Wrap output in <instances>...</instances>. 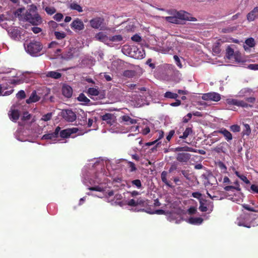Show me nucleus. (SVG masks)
<instances>
[{
	"mask_svg": "<svg viewBox=\"0 0 258 258\" xmlns=\"http://www.w3.org/2000/svg\"><path fill=\"white\" fill-rule=\"evenodd\" d=\"M20 20H24L33 26H38L42 24V18L37 13L36 6H32L30 9L23 15V17Z\"/></svg>",
	"mask_w": 258,
	"mask_h": 258,
	"instance_id": "1",
	"label": "nucleus"
},
{
	"mask_svg": "<svg viewBox=\"0 0 258 258\" xmlns=\"http://www.w3.org/2000/svg\"><path fill=\"white\" fill-rule=\"evenodd\" d=\"M42 50V45L40 42L37 41H32L27 45L26 51L31 55H34L39 53Z\"/></svg>",
	"mask_w": 258,
	"mask_h": 258,
	"instance_id": "2",
	"label": "nucleus"
},
{
	"mask_svg": "<svg viewBox=\"0 0 258 258\" xmlns=\"http://www.w3.org/2000/svg\"><path fill=\"white\" fill-rule=\"evenodd\" d=\"M181 20L188 21H196V18L190 16V14L184 11L176 12L175 14L173 16Z\"/></svg>",
	"mask_w": 258,
	"mask_h": 258,
	"instance_id": "3",
	"label": "nucleus"
},
{
	"mask_svg": "<svg viewBox=\"0 0 258 258\" xmlns=\"http://www.w3.org/2000/svg\"><path fill=\"white\" fill-rule=\"evenodd\" d=\"M78 131L77 127H73L71 128H66L59 131L58 137L62 139H68L72 135L77 133Z\"/></svg>",
	"mask_w": 258,
	"mask_h": 258,
	"instance_id": "4",
	"label": "nucleus"
},
{
	"mask_svg": "<svg viewBox=\"0 0 258 258\" xmlns=\"http://www.w3.org/2000/svg\"><path fill=\"white\" fill-rule=\"evenodd\" d=\"M202 99L205 101L218 102L220 100V95L218 93L209 92L203 94Z\"/></svg>",
	"mask_w": 258,
	"mask_h": 258,
	"instance_id": "5",
	"label": "nucleus"
},
{
	"mask_svg": "<svg viewBox=\"0 0 258 258\" xmlns=\"http://www.w3.org/2000/svg\"><path fill=\"white\" fill-rule=\"evenodd\" d=\"M218 133L222 134L223 136H224V139H225V140L227 142H229L232 139V134H231L230 132L225 128L222 127L219 130L213 132V136H216Z\"/></svg>",
	"mask_w": 258,
	"mask_h": 258,
	"instance_id": "6",
	"label": "nucleus"
},
{
	"mask_svg": "<svg viewBox=\"0 0 258 258\" xmlns=\"http://www.w3.org/2000/svg\"><path fill=\"white\" fill-rule=\"evenodd\" d=\"M63 119L69 122H73L76 119V115L71 110H66L62 112Z\"/></svg>",
	"mask_w": 258,
	"mask_h": 258,
	"instance_id": "7",
	"label": "nucleus"
},
{
	"mask_svg": "<svg viewBox=\"0 0 258 258\" xmlns=\"http://www.w3.org/2000/svg\"><path fill=\"white\" fill-rule=\"evenodd\" d=\"M100 118L110 126L112 125L115 122V116L112 113H106L101 116Z\"/></svg>",
	"mask_w": 258,
	"mask_h": 258,
	"instance_id": "8",
	"label": "nucleus"
},
{
	"mask_svg": "<svg viewBox=\"0 0 258 258\" xmlns=\"http://www.w3.org/2000/svg\"><path fill=\"white\" fill-rule=\"evenodd\" d=\"M71 27L74 30L81 31L84 28V23L79 18H77L71 23Z\"/></svg>",
	"mask_w": 258,
	"mask_h": 258,
	"instance_id": "9",
	"label": "nucleus"
},
{
	"mask_svg": "<svg viewBox=\"0 0 258 258\" xmlns=\"http://www.w3.org/2000/svg\"><path fill=\"white\" fill-rule=\"evenodd\" d=\"M104 19L101 17H96L90 20V25L93 28L98 29L103 23Z\"/></svg>",
	"mask_w": 258,
	"mask_h": 258,
	"instance_id": "10",
	"label": "nucleus"
},
{
	"mask_svg": "<svg viewBox=\"0 0 258 258\" xmlns=\"http://www.w3.org/2000/svg\"><path fill=\"white\" fill-rule=\"evenodd\" d=\"M60 130V127L59 126H57L54 130V132L51 133H49L48 134H45L42 137V140H54L58 138V134H59V131Z\"/></svg>",
	"mask_w": 258,
	"mask_h": 258,
	"instance_id": "11",
	"label": "nucleus"
},
{
	"mask_svg": "<svg viewBox=\"0 0 258 258\" xmlns=\"http://www.w3.org/2000/svg\"><path fill=\"white\" fill-rule=\"evenodd\" d=\"M190 158V155L187 153H179L176 155V159L179 162L186 163Z\"/></svg>",
	"mask_w": 258,
	"mask_h": 258,
	"instance_id": "12",
	"label": "nucleus"
},
{
	"mask_svg": "<svg viewBox=\"0 0 258 258\" xmlns=\"http://www.w3.org/2000/svg\"><path fill=\"white\" fill-rule=\"evenodd\" d=\"M62 95L67 98H71L73 95V89L68 85H64L62 86Z\"/></svg>",
	"mask_w": 258,
	"mask_h": 258,
	"instance_id": "13",
	"label": "nucleus"
},
{
	"mask_svg": "<svg viewBox=\"0 0 258 258\" xmlns=\"http://www.w3.org/2000/svg\"><path fill=\"white\" fill-rule=\"evenodd\" d=\"M258 19V7H255L247 14V20L248 22L253 21Z\"/></svg>",
	"mask_w": 258,
	"mask_h": 258,
	"instance_id": "14",
	"label": "nucleus"
},
{
	"mask_svg": "<svg viewBox=\"0 0 258 258\" xmlns=\"http://www.w3.org/2000/svg\"><path fill=\"white\" fill-rule=\"evenodd\" d=\"M40 99V97L36 94V91L34 90L31 92L30 97L26 100V103L27 104H30L33 103H35Z\"/></svg>",
	"mask_w": 258,
	"mask_h": 258,
	"instance_id": "15",
	"label": "nucleus"
},
{
	"mask_svg": "<svg viewBox=\"0 0 258 258\" xmlns=\"http://www.w3.org/2000/svg\"><path fill=\"white\" fill-rule=\"evenodd\" d=\"M227 146V143L226 142H222L220 143L219 145L217 147L213 149V151L216 152L218 154H220L221 153H226V147Z\"/></svg>",
	"mask_w": 258,
	"mask_h": 258,
	"instance_id": "16",
	"label": "nucleus"
},
{
	"mask_svg": "<svg viewBox=\"0 0 258 258\" xmlns=\"http://www.w3.org/2000/svg\"><path fill=\"white\" fill-rule=\"evenodd\" d=\"M120 118H121L122 121L125 122V124L127 125L136 124L137 123L136 119L132 118L128 115H123L120 117Z\"/></svg>",
	"mask_w": 258,
	"mask_h": 258,
	"instance_id": "17",
	"label": "nucleus"
},
{
	"mask_svg": "<svg viewBox=\"0 0 258 258\" xmlns=\"http://www.w3.org/2000/svg\"><path fill=\"white\" fill-rule=\"evenodd\" d=\"M108 37H109L104 34L103 32H100L95 35L96 40L105 43L108 42Z\"/></svg>",
	"mask_w": 258,
	"mask_h": 258,
	"instance_id": "18",
	"label": "nucleus"
},
{
	"mask_svg": "<svg viewBox=\"0 0 258 258\" xmlns=\"http://www.w3.org/2000/svg\"><path fill=\"white\" fill-rule=\"evenodd\" d=\"M165 21L173 24L182 25L184 21L181 20L174 16H167L165 18Z\"/></svg>",
	"mask_w": 258,
	"mask_h": 258,
	"instance_id": "19",
	"label": "nucleus"
},
{
	"mask_svg": "<svg viewBox=\"0 0 258 258\" xmlns=\"http://www.w3.org/2000/svg\"><path fill=\"white\" fill-rule=\"evenodd\" d=\"M192 135H193V130H192V127H187L185 128V131H184L182 135L179 136V139L185 140L187 139L188 137Z\"/></svg>",
	"mask_w": 258,
	"mask_h": 258,
	"instance_id": "20",
	"label": "nucleus"
},
{
	"mask_svg": "<svg viewBox=\"0 0 258 258\" xmlns=\"http://www.w3.org/2000/svg\"><path fill=\"white\" fill-rule=\"evenodd\" d=\"M173 151H174V152H191L197 153V149H194L188 146H184L182 147H177L174 148Z\"/></svg>",
	"mask_w": 258,
	"mask_h": 258,
	"instance_id": "21",
	"label": "nucleus"
},
{
	"mask_svg": "<svg viewBox=\"0 0 258 258\" xmlns=\"http://www.w3.org/2000/svg\"><path fill=\"white\" fill-rule=\"evenodd\" d=\"M78 101L83 102L85 105H89L90 104V100L83 93H81L77 97Z\"/></svg>",
	"mask_w": 258,
	"mask_h": 258,
	"instance_id": "22",
	"label": "nucleus"
},
{
	"mask_svg": "<svg viewBox=\"0 0 258 258\" xmlns=\"http://www.w3.org/2000/svg\"><path fill=\"white\" fill-rule=\"evenodd\" d=\"M46 77L53 79H58L61 77V74L55 71H50L46 73Z\"/></svg>",
	"mask_w": 258,
	"mask_h": 258,
	"instance_id": "23",
	"label": "nucleus"
},
{
	"mask_svg": "<svg viewBox=\"0 0 258 258\" xmlns=\"http://www.w3.org/2000/svg\"><path fill=\"white\" fill-rule=\"evenodd\" d=\"M167 172L166 171H162V173H161V179H162V181L167 186L172 187L173 186L170 183V182L168 181L167 179Z\"/></svg>",
	"mask_w": 258,
	"mask_h": 258,
	"instance_id": "24",
	"label": "nucleus"
},
{
	"mask_svg": "<svg viewBox=\"0 0 258 258\" xmlns=\"http://www.w3.org/2000/svg\"><path fill=\"white\" fill-rule=\"evenodd\" d=\"M203 218L201 217H191L188 219L189 223L193 225H200L203 223Z\"/></svg>",
	"mask_w": 258,
	"mask_h": 258,
	"instance_id": "25",
	"label": "nucleus"
},
{
	"mask_svg": "<svg viewBox=\"0 0 258 258\" xmlns=\"http://www.w3.org/2000/svg\"><path fill=\"white\" fill-rule=\"evenodd\" d=\"M69 8L70 9L74 11H76L79 13H81L83 12L82 8L80 6V5L74 2L70 4Z\"/></svg>",
	"mask_w": 258,
	"mask_h": 258,
	"instance_id": "26",
	"label": "nucleus"
},
{
	"mask_svg": "<svg viewBox=\"0 0 258 258\" xmlns=\"http://www.w3.org/2000/svg\"><path fill=\"white\" fill-rule=\"evenodd\" d=\"M19 112L18 110H12L10 114V118L13 121H16L17 120L19 119Z\"/></svg>",
	"mask_w": 258,
	"mask_h": 258,
	"instance_id": "27",
	"label": "nucleus"
},
{
	"mask_svg": "<svg viewBox=\"0 0 258 258\" xmlns=\"http://www.w3.org/2000/svg\"><path fill=\"white\" fill-rule=\"evenodd\" d=\"M164 97H165L166 98L174 99L177 100L176 99L178 98V94L172 92L167 91L165 92V94H164Z\"/></svg>",
	"mask_w": 258,
	"mask_h": 258,
	"instance_id": "28",
	"label": "nucleus"
},
{
	"mask_svg": "<svg viewBox=\"0 0 258 258\" xmlns=\"http://www.w3.org/2000/svg\"><path fill=\"white\" fill-rule=\"evenodd\" d=\"M108 42H120L122 40V36L120 35H114L108 37Z\"/></svg>",
	"mask_w": 258,
	"mask_h": 258,
	"instance_id": "29",
	"label": "nucleus"
},
{
	"mask_svg": "<svg viewBox=\"0 0 258 258\" xmlns=\"http://www.w3.org/2000/svg\"><path fill=\"white\" fill-rule=\"evenodd\" d=\"M135 76V72L133 70H126L123 72V76L127 78H133Z\"/></svg>",
	"mask_w": 258,
	"mask_h": 258,
	"instance_id": "30",
	"label": "nucleus"
},
{
	"mask_svg": "<svg viewBox=\"0 0 258 258\" xmlns=\"http://www.w3.org/2000/svg\"><path fill=\"white\" fill-rule=\"evenodd\" d=\"M132 186L137 188L138 189H141L142 188V184L140 179L133 180L131 181Z\"/></svg>",
	"mask_w": 258,
	"mask_h": 258,
	"instance_id": "31",
	"label": "nucleus"
},
{
	"mask_svg": "<svg viewBox=\"0 0 258 258\" xmlns=\"http://www.w3.org/2000/svg\"><path fill=\"white\" fill-rule=\"evenodd\" d=\"M243 125H244V128H243L242 131L243 136H249L251 133V130L250 127H249V124L245 123L243 124Z\"/></svg>",
	"mask_w": 258,
	"mask_h": 258,
	"instance_id": "32",
	"label": "nucleus"
},
{
	"mask_svg": "<svg viewBox=\"0 0 258 258\" xmlns=\"http://www.w3.org/2000/svg\"><path fill=\"white\" fill-rule=\"evenodd\" d=\"M235 175H236V176L239 177V179L242 180V181H243V182H245V184H249V180H248L247 178H246V176H244V175L239 173V172L236 171H235Z\"/></svg>",
	"mask_w": 258,
	"mask_h": 258,
	"instance_id": "33",
	"label": "nucleus"
},
{
	"mask_svg": "<svg viewBox=\"0 0 258 258\" xmlns=\"http://www.w3.org/2000/svg\"><path fill=\"white\" fill-rule=\"evenodd\" d=\"M61 57L62 58L67 60L73 58V53L72 52V50L70 49L69 51H66V52L63 53Z\"/></svg>",
	"mask_w": 258,
	"mask_h": 258,
	"instance_id": "34",
	"label": "nucleus"
},
{
	"mask_svg": "<svg viewBox=\"0 0 258 258\" xmlns=\"http://www.w3.org/2000/svg\"><path fill=\"white\" fill-rule=\"evenodd\" d=\"M88 93L91 96H98L99 90L95 88H89L88 89Z\"/></svg>",
	"mask_w": 258,
	"mask_h": 258,
	"instance_id": "35",
	"label": "nucleus"
},
{
	"mask_svg": "<svg viewBox=\"0 0 258 258\" xmlns=\"http://www.w3.org/2000/svg\"><path fill=\"white\" fill-rule=\"evenodd\" d=\"M224 190L226 191H229L230 190H232L233 189H236L237 191H240L241 190V188L238 186H234L233 185H227L224 188Z\"/></svg>",
	"mask_w": 258,
	"mask_h": 258,
	"instance_id": "36",
	"label": "nucleus"
},
{
	"mask_svg": "<svg viewBox=\"0 0 258 258\" xmlns=\"http://www.w3.org/2000/svg\"><path fill=\"white\" fill-rule=\"evenodd\" d=\"M127 166L130 168V172H134L137 170V168L135 166V163L131 161H127Z\"/></svg>",
	"mask_w": 258,
	"mask_h": 258,
	"instance_id": "37",
	"label": "nucleus"
},
{
	"mask_svg": "<svg viewBox=\"0 0 258 258\" xmlns=\"http://www.w3.org/2000/svg\"><path fill=\"white\" fill-rule=\"evenodd\" d=\"M54 36H55V38L58 40H61L64 38L66 37V34L63 32H60L55 31L54 32Z\"/></svg>",
	"mask_w": 258,
	"mask_h": 258,
	"instance_id": "38",
	"label": "nucleus"
},
{
	"mask_svg": "<svg viewBox=\"0 0 258 258\" xmlns=\"http://www.w3.org/2000/svg\"><path fill=\"white\" fill-rule=\"evenodd\" d=\"M16 97H17V99L19 100H23L25 99V98L26 97V95H25V91L21 90L18 92V93L16 94Z\"/></svg>",
	"mask_w": 258,
	"mask_h": 258,
	"instance_id": "39",
	"label": "nucleus"
},
{
	"mask_svg": "<svg viewBox=\"0 0 258 258\" xmlns=\"http://www.w3.org/2000/svg\"><path fill=\"white\" fill-rule=\"evenodd\" d=\"M9 83L11 84L17 85L23 83V80L22 79H12L10 80V82H9Z\"/></svg>",
	"mask_w": 258,
	"mask_h": 258,
	"instance_id": "40",
	"label": "nucleus"
},
{
	"mask_svg": "<svg viewBox=\"0 0 258 258\" xmlns=\"http://www.w3.org/2000/svg\"><path fill=\"white\" fill-rule=\"evenodd\" d=\"M46 14L52 15L56 12V10L53 7H47L45 8Z\"/></svg>",
	"mask_w": 258,
	"mask_h": 258,
	"instance_id": "41",
	"label": "nucleus"
},
{
	"mask_svg": "<svg viewBox=\"0 0 258 258\" xmlns=\"http://www.w3.org/2000/svg\"><path fill=\"white\" fill-rule=\"evenodd\" d=\"M246 45H248L250 47H253L255 46V42L252 38H250L246 39L245 42Z\"/></svg>",
	"mask_w": 258,
	"mask_h": 258,
	"instance_id": "42",
	"label": "nucleus"
},
{
	"mask_svg": "<svg viewBox=\"0 0 258 258\" xmlns=\"http://www.w3.org/2000/svg\"><path fill=\"white\" fill-rule=\"evenodd\" d=\"M23 11V9H18L17 11L14 12V16L16 18H19V19H22L23 17V15H22V13Z\"/></svg>",
	"mask_w": 258,
	"mask_h": 258,
	"instance_id": "43",
	"label": "nucleus"
},
{
	"mask_svg": "<svg viewBox=\"0 0 258 258\" xmlns=\"http://www.w3.org/2000/svg\"><path fill=\"white\" fill-rule=\"evenodd\" d=\"M200 206H199V210L202 212H206L207 211V207L205 205L204 203L203 202V200H200Z\"/></svg>",
	"mask_w": 258,
	"mask_h": 258,
	"instance_id": "44",
	"label": "nucleus"
},
{
	"mask_svg": "<svg viewBox=\"0 0 258 258\" xmlns=\"http://www.w3.org/2000/svg\"><path fill=\"white\" fill-rule=\"evenodd\" d=\"M230 130L231 132L237 133L240 132V126L237 124L231 125L230 126Z\"/></svg>",
	"mask_w": 258,
	"mask_h": 258,
	"instance_id": "45",
	"label": "nucleus"
},
{
	"mask_svg": "<svg viewBox=\"0 0 258 258\" xmlns=\"http://www.w3.org/2000/svg\"><path fill=\"white\" fill-rule=\"evenodd\" d=\"M239 100L234 99H227V103L228 105H236Z\"/></svg>",
	"mask_w": 258,
	"mask_h": 258,
	"instance_id": "46",
	"label": "nucleus"
},
{
	"mask_svg": "<svg viewBox=\"0 0 258 258\" xmlns=\"http://www.w3.org/2000/svg\"><path fill=\"white\" fill-rule=\"evenodd\" d=\"M192 114L191 113H189L187 114L186 115L183 117L182 118V122L183 123H187L189 120L191 118Z\"/></svg>",
	"mask_w": 258,
	"mask_h": 258,
	"instance_id": "47",
	"label": "nucleus"
},
{
	"mask_svg": "<svg viewBox=\"0 0 258 258\" xmlns=\"http://www.w3.org/2000/svg\"><path fill=\"white\" fill-rule=\"evenodd\" d=\"M51 115H52L51 113H47V114L43 115V117H42V120L45 121H47L51 119Z\"/></svg>",
	"mask_w": 258,
	"mask_h": 258,
	"instance_id": "48",
	"label": "nucleus"
},
{
	"mask_svg": "<svg viewBox=\"0 0 258 258\" xmlns=\"http://www.w3.org/2000/svg\"><path fill=\"white\" fill-rule=\"evenodd\" d=\"M218 167H219L220 170L223 171V172H225L226 171V165L222 162L219 161L218 162Z\"/></svg>",
	"mask_w": 258,
	"mask_h": 258,
	"instance_id": "49",
	"label": "nucleus"
},
{
	"mask_svg": "<svg viewBox=\"0 0 258 258\" xmlns=\"http://www.w3.org/2000/svg\"><path fill=\"white\" fill-rule=\"evenodd\" d=\"M173 59L175 61L176 66L181 69L182 66L181 65V62H180L179 58L178 56L176 55H173Z\"/></svg>",
	"mask_w": 258,
	"mask_h": 258,
	"instance_id": "50",
	"label": "nucleus"
},
{
	"mask_svg": "<svg viewBox=\"0 0 258 258\" xmlns=\"http://www.w3.org/2000/svg\"><path fill=\"white\" fill-rule=\"evenodd\" d=\"M131 40L134 42H140L141 41V38L138 34H136L132 36Z\"/></svg>",
	"mask_w": 258,
	"mask_h": 258,
	"instance_id": "51",
	"label": "nucleus"
},
{
	"mask_svg": "<svg viewBox=\"0 0 258 258\" xmlns=\"http://www.w3.org/2000/svg\"><path fill=\"white\" fill-rule=\"evenodd\" d=\"M63 17V16L61 13H57L54 15L53 16L54 20L57 22H59L61 20H62Z\"/></svg>",
	"mask_w": 258,
	"mask_h": 258,
	"instance_id": "52",
	"label": "nucleus"
},
{
	"mask_svg": "<svg viewBox=\"0 0 258 258\" xmlns=\"http://www.w3.org/2000/svg\"><path fill=\"white\" fill-rule=\"evenodd\" d=\"M226 52H227V56H228L229 57H230L233 55V49L231 47L228 46V47L227 48V49H226Z\"/></svg>",
	"mask_w": 258,
	"mask_h": 258,
	"instance_id": "53",
	"label": "nucleus"
},
{
	"mask_svg": "<svg viewBox=\"0 0 258 258\" xmlns=\"http://www.w3.org/2000/svg\"><path fill=\"white\" fill-rule=\"evenodd\" d=\"M31 118V114L28 113L27 112L23 113V117H22V120H28Z\"/></svg>",
	"mask_w": 258,
	"mask_h": 258,
	"instance_id": "54",
	"label": "nucleus"
},
{
	"mask_svg": "<svg viewBox=\"0 0 258 258\" xmlns=\"http://www.w3.org/2000/svg\"><path fill=\"white\" fill-rule=\"evenodd\" d=\"M88 189L91 191H102V188L98 185L94 187H90L88 188Z\"/></svg>",
	"mask_w": 258,
	"mask_h": 258,
	"instance_id": "55",
	"label": "nucleus"
},
{
	"mask_svg": "<svg viewBox=\"0 0 258 258\" xmlns=\"http://www.w3.org/2000/svg\"><path fill=\"white\" fill-rule=\"evenodd\" d=\"M191 196H192V197L199 200V201L202 200V194L199 192H194L192 193V194H191Z\"/></svg>",
	"mask_w": 258,
	"mask_h": 258,
	"instance_id": "56",
	"label": "nucleus"
},
{
	"mask_svg": "<svg viewBox=\"0 0 258 258\" xmlns=\"http://www.w3.org/2000/svg\"><path fill=\"white\" fill-rule=\"evenodd\" d=\"M136 204L138 205V206H144V204H145V201L143 200L142 198H140L137 200L136 201Z\"/></svg>",
	"mask_w": 258,
	"mask_h": 258,
	"instance_id": "57",
	"label": "nucleus"
},
{
	"mask_svg": "<svg viewBox=\"0 0 258 258\" xmlns=\"http://www.w3.org/2000/svg\"><path fill=\"white\" fill-rule=\"evenodd\" d=\"M250 190H251L253 193L258 194V185L251 184V185H250Z\"/></svg>",
	"mask_w": 258,
	"mask_h": 258,
	"instance_id": "58",
	"label": "nucleus"
},
{
	"mask_svg": "<svg viewBox=\"0 0 258 258\" xmlns=\"http://www.w3.org/2000/svg\"><path fill=\"white\" fill-rule=\"evenodd\" d=\"M237 106H241L242 107H248L247 104L244 101L242 100H239V102H238L237 104H236Z\"/></svg>",
	"mask_w": 258,
	"mask_h": 258,
	"instance_id": "59",
	"label": "nucleus"
},
{
	"mask_svg": "<svg viewBox=\"0 0 258 258\" xmlns=\"http://www.w3.org/2000/svg\"><path fill=\"white\" fill-rule=\"evenodd\" d=\"M247 68L250 70H258V64H250Z\"/></svg>",
	"mask_w": 258,
	"mask_h": 258,
	"instance_id": "60",
	"label": "nucleus"
},
{
	"mask_svg": "<svg viewBox=\"0 0 258 258\" xmlns=\"http://www.w3.org/2000/svg\"><path fill=\"white\" fill-rule=\"evenodd\" d=\"M48 24H49V27L53 29L56 28L58 26L57 23L53 21H49V23Z\"/></svg>",
	"mask_w": 258,
	"mask_h": 258,
	"instance_id": "61",
	"label": "nucleus"
},
{
	"mask_svg": "<svg viewBox=\"0 0 258 258\" xmlns=\"http://www.w3.org/2000/svg\"><path fill=\"white\" fill-rule=\"evenodd\" d=\"M127 205L131 207L138 206V205L135 202V200L134 199L130 200L129 201H128V203H127Z\"/></svg>",
	"mask_w": 258,
	"mask_h": 258,
	"instance_id": "62",
	"label": "nucleus"
},
{
	"mask_svg": "<svg viewBox=\"0 0 258 258\" xmlns=\"http://www.w3.org/2000/svg\"><path fill=\"white\" fill-rule=\"evenodd\" d=\"M31 31H32L34 34H38L42 31V29L39 27H34L31 28Z\"/></svg>",
	"mask_w": 258,
	"mask_h": 258,
	"instance_id": "63",
	"label": "nucleus"
},
{
	"mask_svg": "<svg viewBox=\"0 0 258 258\" xmlns=\"http://www.w3.org/2000/svg\"><path fill=\"white\" fill-rule=\"evenodd\" d=\"M196 208L194 207H191L188 209V213L189 215H194L196 212Z\"/></svg>",
	"mask_w": 258,
	"mask_h": 258,
	"instance_id": "64",
	"label": "nucleus"
}]
</instances>
